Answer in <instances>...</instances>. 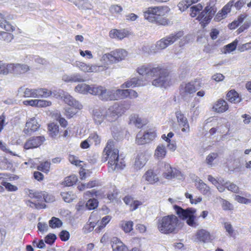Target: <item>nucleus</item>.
Instances as JSON below:
<instances>
[{
    "label": "nucleus",
    "mask_w": 251,
    "mask_h": 251,
    "mask_svg": "<svg viewBox=\"0 0 251 251\" xmlns=\"http://www.w3.org/2000/svg\"><path fill=\"white\" fill-rule=\"evenodd\" d=\"M196 237L198 240L204 243L208 242L211 240L210 233L203 229L198 230L196 234Z\"/></svg>",
    "instance_id": "obj_26"
},
{
    "label": "nucleus",
    "mask_w": 251,
    "mask_h": 251,
    "mask_svg": "<svg viewBox=\"0 0 251 251\" xmlns=\"http://www.w3.org/2000/svg\"><path fill=\"white\" fill-rule=\"evenodd\" d=\"M129 96L128 89H117L116 91H111L110 100H115L128 98Z\"/></svg>",
    "instance_id": "obj_20"
},
{
    "label": "nucleus",
    "mask_w": 251,
    "mask_h": 251,
    "mask_svg": "<svg viewBox=\"0 0 251 251\" xmlns=\"http://www.w3.org/2000/svg\"><path fill=\"white\" fill-rule=\"evenodd\" d=\"M111 217L107 215L103 217L100 222V225L95 229L97 232H100V230L104 228L106 225L110 221Z\"/></svg>",
    "instance_id": "obj_46"
},
{
    "label": "nucleus",
    "mask_w": 251,
    "mask_h": 251,
    "mask_svg": "<svg viewBox=\"0 0 251 251\" xmlns=\"http://www.w3.org/2000/svg\"><path fill=\"white\" fill-rule=\"evenodd\" d=\"M127 55V52L126 50L119 49L104 54L102 58L104 60H108L110 63L113 64L124 60Z\"/></svg>",
    "instance_id": "obj_8"
},
{
    "label": "nucleus",
    "mask_w": 251,
    "mask_h": 251,
    "mask_svg": "<svg viewBox=\"0 0 251 251\" xmlns=\"http://www.w3.org/2000/svg\"><path fill=\"white\" fill-rule=\"evenodd\" d=\"M202 8L203 6L200 3L192 6L190 8V16L193 18L196 17L202 10Z\"/></svg>",
    "instance_id": "obj_44"
},
{
    "label": "nucleus",
    "mask_w": 251,
    "mask_h": 251,
    "mask_svg": "<svg viewBox=\"0 0 251 251\" xmlns=\"http://www.w3.org/2000/svg\"><path fill=\"white\" fill-rule=\"evenodd\" d=\"M69 161L75 166H81L80 163L82 162L81 161L78 160L77 157L74 155L70 154L68 157Z\"/></svg>",
    "instance_id": "obj_60"
},
{
    "label": "nucleus",
    "mask_w": 251,
    "mask_h": 251,
    "mask_svg": "<svg viewBox=\"0 0 251 251\" xmlns=\"http://www.w3.org/2000/svg\"><path fill=\"white\" fill-rule=\"evenodd\" d=\"M170 11V8L167 6L150 7L144 12V17L151 23L166 26L169 24L170 20L165 16Z\"/></svg>",
    "instance_id": "obj_4"
},
{
    "label": "nucleus",
    "mask_w": 251,
    "mask_h": 251,
    "mask_svg": "<svg viewBox=\"0 0 251 251\" xmlns=\"http://www.w3.org/2000/svg\"><path fill=\"white\" fill-rule=\"evenodd\" d=\"M177 122L181 130L183 133H189L190 131V125L187 118L180 111L177 110L175 112Z\"/></svg>",
    "instance_id": "obj_12"
},
{
    "label": "nucleus",
    "mask_w": 251,
    "mask_h": 251,
    "mask_svg": "<svg viewBox=\"0 0 251 251\" xmlns=\"http://www.w3.org/2000/svg\"><path fill=\"white\" fill-rule=\"evenodd\" d=\"M50 163L49 161L42 162L37 167L38 171L48 174L50 170Z\"/></svg>",
    "instance_id": "obj_43"
},
{
    "label": "nucleus",
    "mask_w": 251,
    "mask_h": 251,
    "mask_svg": "<svg viewBox=\"0 0 251 251\" xmlns=\"http://www.w3.org/2000/svg\"><path fill=\"white\" fill-rule=\"evenodd\" d=\"M67 81L71 82H83L84 80L79 75L76 74L71 76Z\"/></svg>",
    "instance_id": "obj_63"
},
{
    "label": "nucleus",
    "mask_w": 251,
    "mask_h": 251,
    "mask_svg": "<svg viewBox=\"0 0 251 251\" xmlns=\"http://www.w3.org/2000/svg\"><path fill=\"white\" fill-rule=\"evenodd\" d=\"M173 208L178 217L174 214H170L159 217L157 220L156 226L161 233L170 234L176 233L179 225L178 218L186 220V224L190 226L196 227L199 226L195 215L196 209L188 207L184 209L176 204L173 205Z\"/></svg>",
    "instance_id": "obj_1"
},
{
    "label": "nucleus",
    "mask_w": 251,
    "mask_h": 251,
    "mask_svg": "<svg viewBox=\"0 0 251 251\" xmlns=\"http://www.w3.org/2000/svg\"><path fill=\"white\" fill-rule=\"evenodd\" d=\"M1 184L4 186L6 189L8 191H16L18 189V188L16 186L12 185L9 182L2 181L1 182Z\"/></svg>",
    "instance_id": "obj_59"
},
{
    "label": "nucleus",
    "mask_w": 251,
    "mask_h": 251,
    "mask_svg": "<svg viewBox=\"0 0 251 251\" xmlns=\"http://www.w3.org/2000/svg\"><path fill=\"white\" fill-rule=\"evenodd\" d=\"M51 94L52 92L46 88L36 89V98H48Z\"/></svg>",
    "instance_id": "obj_36"
},
{
    "label": "nucleus",
    "mask_w": 251,
    "mask_h": 251,
    "mask_svg": "<svg viewBox=\"0 0 251 251\" xmlns=\"http://www.w3.org/2000/svg\"><path fill=\"white\" fill-rule=\"evenodd\" d=\"M121 226L125 233H129L133 229V223L131 221H124Z\"/></svg>",
    "instance_id": "obj_42"
},
{
    "label": "nucleus",
    "mask_w": 251,
    "mask_h": 251,
    "mask_svg": "<svg viewBox=\"0 0 251 251\" xmlns=\"http://www.w3.org/2000/svg\"><path fill=\"white\" fill-rule=\"evenodd\" d=\"M226 100L232 103H239L242 100L241 96L234 89L229 90L226 95Z\"/></svg>",
    "instance_id": "obj_22"
},
{
    "label": "nucleus",
    "mask_w": 251,
    "mask_h": 251,
    "mask_svg": "<svg viewBox=\"0 0 251 251\" xmlns=\"http://www.w3.org/2000/svg\"><path fill=\"white\" fill-rule=\"evenodd\" d=\"M99 202L97 199H90L86 202V206L89 210L96 209L98 206Z\"/></svg>",
    "instance_id": "obj_48"
},
{
    "label": "nucleus",
    "mask_w": 251,
    "mask_h": 251,
    "mask_svg": "<svg viewBox=\"0 0 251 251\" xmlns=\"http://www.w3.org/2000/svg\"><path fill=\"white\" fill-rule=\"evenodd\" d=\"M201 87V83L196 79L183 83L179 87V93L182 97L192 96Z\"/></svg>",
    "instance_id": "obj_7"
},
{
    "label": "nucleus",
    "mask_w": 251,
    "mask_h": 251,
    "mask_svg": "<svg viewBox=\"0 0 251 251\" xmlns=\"http://www.w3.org/2000/svg\"><path fill=\"white\" fill-rule=\"evenodd\" d=\"M218 156L217 153L212 152L209 154L206 158L207 164L212 165L213 160Z\"/></svg>",
    "instance_id": "obj_62"
},
{
    "label": "nucleus",
    "mask_w": 251,
    "mask_h": 251,
    "mask_svg": "<svg viewBox=\"0 0 251 251\" xmlns=\"http://www.w3.org/2000/svg\"><path fill=\"white\" fill-rule=\"evenodd\" d=\"M14 39V35L8 32L0 31V42L8 44Z\"/></svg>",
    "instance_id": "obj_33"
},
{
    "label": "nucleus",
    "mask_w": 251,
    "mask_h": 251,
    "mask_svg": "<svg viewBox=\"0 0 251 251\" xmlns=\"http://www.w3.org/2000/svg\"><path fill=\"white\" fill-rule=\"evenodd\" d=\"M143 177L151 184H154L159 181L157 174L152 169L148 170L144 175Z\"/></svg>",
    "instance_id": "obj_23"
},
{
    "label": "nucleus",
    "mask_w": 251,
    "mask_h": 251,
    "mask_svg": "<svg viewBox=\"0 0 251 251\" xmlns=\"http://www.w3.org/2000/svg\"><path fill=\"white\" fill-rule=\"evenodd\" d=\"M45 139L42 136L33 137L27 140L24 145L25 150L36 148L41 145Z\"/></svg>",
    "instance_id": "obj_15"
},
{
    "label": "nucleus",
    "mask_w": 251,
    "mask_h": 251,
    "mask_svg": "<svg viewBox=\"0 0 251 251\" xmlns=\"http://www.w3.org/2000/svg\"><path fill=\"white\" fill-rule=\"evenodd\" d=\"M125 112V109L122 105L115 103L106 111V120L109 122H114Z\"/></svg>",
    "instance_id": "obj_9"
},
{
    "label": "nucleus",
    "mask_w": 251,
    "mask_h": 251,
    "mask_svg": "<svg viewBox=\"0 0 251 251\" xmlns=\"http://www.w3.org/2000/svg\"><path fill=\"white\" fill-rule=\"evenodd\" d=\"M235 0H231L226 4L216 15L214 20L216 22H219L225 18L226 15L230 12L231 8L232 6H233L234 2Z\"/></svg>",
    "instance_id": "obj_16"
},
{
    "label": "nucleus",
    "mask_w": 251,
    "mask_h": 251,
    "mask_svg": "<svg viewBox=\"0 0 251 251\" xmlns=\"http://www.w3.org/2000/svg\"><path fill=\"white\" fill-rule=\"evenodd\" d=\"M78 180L76 176L72 175L67 176L64 178V181L62 182V185L64 186H72L76 184Z\"/></svg>",
    "instance_id": "obj_34"
},
{
    "label": "nucleus",
    "mask_w": 251,
    "mask_h": 251,
    "mask_svg": "<svg viewBox=\"0 0 251 251\" xmlns=\"http://www.w3.org/2000/svg\"><path fill=\"white\" fill-rule=\"evenodd\" d=\"M77 66L82 71L84 72H96L98 71L100 66L96 65H90L83 62H79L77 64Z\"/></svg>",
    "instance_id": "obj_29"
},
{
    "label": "nucleus",
    "mask_w": 251,
    "mask_h": 251,
    "mask_svg": "<svg viewBox=\"0 0 251 251\" xmlns=\"http://www.w3.org/2000/svg\"><path fill=\"white\" fill-rule=\"evenodd\" d=\"M131 34V32L126 29H113L109 31V35L110 38L122 40L128 37Z\"/></svg>",
    "instance_id": "obj_17"
},
{
    "label": "nucleus",
    "mask_w": 251,
    "mask_h": 251,
    "mask_svg": "<svg viewBox=\"0 0 251 251\" xmlns=\"http://www.w3.org/2000/svg\"><path fill=\"white\" fill-rule=\"evenodd\" d=\"M60 239L62 241H67L70 238V233L67 230H62L59 234Z\"/></svg>",
    "instance_id": "obj_61"
},
{
    "label": "nucleus",
    "mask_w": 251,
    "mask_h": 251,
    "mask_svg": "<svg viewBox=\"0 0 251 251\" xmlns=\"http://www.w3.org/2000/svg\"><path fill=\"white\" fill-rule=\"evenodd\" d=\"M49 134L52 138L55 137L59 133V126L54 123H50L48 126Z\"/></svg>",
    "instance_id": "obj_35"
},
{
    "label": "nucleus",
    "mask_w": 251,
    "mask_h": 251,
    "mask_svg": "<svg viewBox=\"0 0 251 251\" xmlns=\"http://www.w3.org/2000/svg\"><path fill=\"white\" fill-rule=\"evenodd\" d=\"M49 224L51 228H56L61 227L63 223L58 218L52 217L49 221Z\"/></svg>",
    "instance_id": "obj_40"
},
{
    "label": "nucleus",
    "mask_w": 251,
    "mask_h": 251,
    "mask_svg": "<svg viewBox=\"0 0 251 251\" xmlns=\"http://www.w3.org/2000/svg\"><path fill=\"white\" fill-rule=\"evenodd\" d=\"M88 93L93 95L98 96L102 100H110L111 91H107L105 87L101 86L90 85Z\"/></svg>",
    "instance_id": "obj_10"
},
{
    "label": "nucleus",
    "mask_w": 251,
    "mask_h": 251,
    "mask_svg": "<svg viewBox=\"0 0 251 251\" xmlns=\"http://www.w3.org/2000/svg\"><path fill=\"white\" fill-rule=\"evenodd\" d=\"M51 105V102L50 101L36 99V107H46Z\"/></svg>",
    "instance_id": "obj_53"
},
{
    "label": "nucleus",
    "mask_w": 251,
    "mask_h": 251,
    "mask_svg": "<svg viewBox=\"0 0 251 251\" xmlns=\"http://www.w3.org/2000/svg\"><path fill=\"white\" fill-rule=\"evenodd\" d=\"M216 12V8L215 6L207 5L198 15L196 19L203 28L210 22Z\"/></svg>",
    "instance_id": "obj_6"
},
{
    "label": "nucleus",
    "mask_w": 251,
    "mask_h": 251,
    "mask_svg": "<svg viewBox=\"0 0 251 251\" xmlns=\"http://www.w3.org/2000/svg\"><path fill=\"white\" fill-rule=\"evenodd\" d=\"M137 72L147 79H153L152 84L156 87L166 88L171 84L170 70L164 65L144 64L137 68Z\"/></svg>",
    "instance_id": "obj_2"
},
{
    "label": "nucleus",
    "mask_w": 251,
    "mask_h": 251,
    "mask_svg": "<svg viewBox=\"0 0 251 251\" xmlns=\"http://www.w3.org/2000/svg\"><path fill=\"white\" fill-rule=\"evenodd\" d=\"M224 227L226 231L228 233L229 236L232 237L235 236L234 230L231 224L229 223L226 222L224 223Z\"/></svg>",
    "instance_id": "obj_57"
},
{
    "label": "nucleus",
    "mask_w": 251,
    "mask_h": 251,
    "mask_svg": "<svg viewBox=\"0 0 251 251\" xmlns=\"http://www.w3.org/2000/svg\"><path fill=\"white\" fill-rule=\"evenodd\" d=\"M11 72L16 75L25 74L30 71V67L25 64L11 63Z\"/></svg>",
    "instance_id": "obj_18"
},
{
    "label": "nucleus",
    "mask_w": 251,
    "mask_h": 251,
    "mask_svg": "<svg viewBox=\"0 0 251 251\" xmlns=\"http://www.w3.org/2000/svg\"><path fill=\"white\" fill-rule=\"evenodd\" d=\"M107 161L108 169L113 172L123 170L126 167L125 158L120 156L119 150L115 147V142L112 139L108 140L102 151L101 161Z\"/></svg>",
    "instance_id": "obj_3"
},
{
    "label": "nucleus",
    "mask_w": 251,
    "mask_h": 251,
    "mask_svg": "<svg viewBox=\"0 0 251 251\" xmlns=\"http://www.w3.org/2000/svg\"><path fill=\"white\" fill-rule=\"evenodd\" d=\"M190 5H191L189 0H183L179 2L178 4V7L181 11H185Z\"/></svg>",
    "instance_id": "obj_55"
},
{
    "label": "nucleus",
    "mask_w": 251,
    "mask_h": 251,
    "mask_svg": "<svg viewBox=\"0 0 251 251\" xmlns=\"http://www.w3.org/2000/svg\"><path fill=\"white\" fill-rule=\"evenodd\" d=\"M0 27L8 32H13L15 30V27L12 25L6 20L3 22V23H1L0 24Z\"/></svg>",
    "instance_id": "obj_47"
},
{
    "label": "nucleus",
    "mask_w": 251,
    "mask_h": 251,
    "mask_svg": "<svg viewBox=\"0 0 251 251\" xmlns=\"http://www.w3.org/2000/svg\"><path fill=\"white\" fill-rule=\"evenodd\" d=\"M228 108V104L222 99L218 100L212 107L213 110L219 113L225 112Z\"/></svg>",
    "instance_id": "obj_21"
},
{
    "label": "nucleus",
    "mask_w": 251,
    "mask_h": 251,
    "mask_svg": "<svg viewBox=\"0 0 251 251\" xmlns=\"http://www.w3.org/2000/svg\"><path fill=\"white\" fill-rule=\"evenodd\" d=\"M89 88H90V85L86 84H78L75 87V90L81 93H88Z\"/></svg>",
    "instance_id": "obj_49"
},
{
    "label": "nucleus",
    "mask_w": 251,
    "mask_h": 251,
    "mask_svg": "<svg viewBox=\"0 0 251 251\" xmlns=\"http://www.w3.org/2000/svg\"><path fill=\"white\" fill-rule=\"evenodd\" d=\"M167 149L163 144L158 145L154 151V157L157 160H161L165 158L167 154Z\"/></svg>",
    "instance_id": "obj_25"
},
{
    "label": "nucleus",
    "mask_w": 251,
    "mask_h": 251,
    "mask_svg": "<svg viewBox=\"0 0 251 251\" xmlns=\"http://www.w3.org/2000/svg\"><path fill=\"white\" fill-rule=\"evenodd\" d=\"M40 125L35 118H30L26 123L25 127L28 131H35L39 128Z\"/></svg>",
    "instance_id": "obj_32"
},
{
    "label": "nucleus",
    "mask_w": 251,
    "mask_h": 251,
    "mask_svg": "<svg viewBox=\"0 0 251 251\" xmlns=\"http://www.w3.org/2000/svg\"><path fill=\"white\" fill-rule=\"evenodd\" d=\"M221 205L222 208L225 211H231L233 210V206L228 201L222 199H221Z\"/></svg>",
    "instance_id": "obj_51"
},
{
    "label": "nucleus",
    "mask_w": 251,
    "mask_h": 251,
    "mask_svg": "<svg viewBox=\"0 0 251 251\" xmlns=\"http://www.w3.org/2000/svg\"><path fill=\"white\" fill-rule=\"evenodd\" d=\"M56 239V236L54 234L50 233L45 237V242L48 244L52 245L54 243Z\"/></svg>",
    "instance_id": "obj_56"
},
{
    "label": "nucleus",
    "mask_w": 251,
    "mask_h": 251,
    "mask_svg": "<svg viewBox=\"0 0 251 251\" xmlns=\"http://www.w3.org/2000/svg\"><path fill=\"white\" fill-rule=\"evenodd\" d=\"M146 121L142 119L138 115L134 114L131 116L129 123L133 124L138 128H141L146 124Z\"/></svg>",
    "instance_id": "obj_31"
},
{
    "label": "nucleus",
    "mask_w": 251,
    "mask_h": 251,
    "mask_svg": "<svg viewBox=\"0 0 251 251\" xmlns=\"http://www.w3.org/2000/svg\"><path fill=\"white\" fill-rule=\"evenodd\" d=\"M238 43V40L237 39H235L231 43L225 46L224 47V52L225 53H229L235 50L236 49Z\"/></svg>",
    "instance_id": "obj_45"
},
{
    "label": "nucleus",
    "mask_w": 251,
    "mask_h": 251,
    "mask_svg": "<svg viewBox=\"0 0 251 251\" xmlns=\"http://www.w3.org/2000/svg\"><path fill=\"white\" fill-rule=\"evenodd\" d=\"M198 188L201 192L204 195L208 194L210 193L209 187L203 182H199Z\"/></svg>",
    "instance_id": "obj_50"
},
{
    "label": "nucleus",
    "mask_w": 251,
    "mask_h": 251,
    "mask_svg": "<svg viewBox=\"0 0 251 251\" xmlns=\"http://www.w3.org/2000/svg\"><path fill=\"white\" fill-rule=\"evenodd\" d=\"M32 245L39 249H44L46 247V245L42 239L39 240L37 238L34 239L32 242Z\"/></svg>",
    "instance_id": "obj_58"
},
{
    "label": "nucleus",
    "mask_w": 251,
    "mask_h": 251,
    "mask_svg": "<svg viewBox=\"0 0 251 251\" xmlns=\"http://www.w3.org/2000/svg\"><path fill=\"white\" fill-rule=\"evenodd\" d=\"M122 11V6L118 4L112 5L109 8V11L112 14H120Z\"/></svg>",
    "instance_id": "obj_52"
},
{
    "label": "nucleus",
    "mask_w": 251,
    "mask_h": 251,
    "mask_svg": "<svg viewBox=\"0 0 251 251\" xmlns=\"http://www.w3.org/2000/svg\"><path fill=\"white\" fill-rule=\"evenodd\" d=\"M93 117L95 123L100 125L105 119H106V112L103 110H96L93 111Z\"/></svg>",
    "instance_id": "obj_28"
},
{
    "label": "nucleus",
    "mask_w": 251,
    "mask_h": 251,
    "mask_svg": "<svg viewBox=\"0 0 251 251\" xmlns=\"http://www.w3.org/2000/svg\"><path fill=\"white\" fill-rule=\"evenodd\" d=\"M100 196V193L99 190L93 189L91 191H87L84 194V197L85 198H90L95 196L99 197Z\"/></svg>",
    "instance_id": "obj_54"
},
{
    "label": "nucleus",
    "mask_w": 251,
    "mask_h": 251,
    "mask_svg": "<svg viewBox=\"0 0 251 251\" xmlns=\"http://www.w3.org/2000/svg\"><path fill=\"white\" fill-rule=\"evenodd\" d=\"M178 33L170 35L166 38H164L157 42L156 48L158 50H161L165 49L170 45L172 44L179 38L177 35Z\"/></svg>",
    "instance_id": "obj_14"
},
{
    "label": "nucleus",
    "mask_w": 251,
    "mask_h": 251,
    "mask_svg": "<svg viewBox=\"0 0 251 251\" xmlns=\"http://www.w3.org/2000/svg\"><path fill=\"white\" fill-rule=\"evenodd\" d=\"M87 138L88 141H89L90 143L92 145L94 144L95 146H98L100 145L101 142V138L97 132L91 133Z\"/></svg>",
    "instance_id": "obj_38"
},
{
    "label": "nucleus",
    "mask_w": 251,
    "mask_h": 251,
    "mask_svg": "<svg viewBox=\"0 0 251 251\" xmlns=\"http://www.w3.org/2000/svg\"><path fill=\"white\" fill-rule=\"evenodd\" d=\"M19 92L24 98H36V89L21 87L19 89Z\"/></svg>",
    "instance_id": "obj_30"
},
{
    "label": "nucleus",
    "mask_w": 251,
    "mask_h": 251,
    "mask_svg": "<svg viewBox=\"0 0 251 251\" xmlns=\"http://www.w3.org/2000/svg\"><path fill=\"white\" fill-rule=\"evenodd\" d=\"M148 160L147 155L144 153H141L137 155L134 163V166L137 169H140L146 164Z\"/></svg>",
    "instance_id": "obj_27"
},
{
    "label": "nucleus",
    "mask_w": 251,
    "mask_h": 251,
    "mask_svg": "<svg viewBox=\"0 0 251 251\" xmlns=\"http://www.w3.org/2000/svg\"><path fill=\"white\" fill-rule=\"evenodd\" d=\"M113 251H128L127 247L121 241L116 239V242L112 245Z\"/></svg>",
    "instance_id": "obj_37"
},
{
    "label": "nucleus",
    "mask_w": 251,
    "mask_h": 251,
    "mask_svg": "<svg viewBox=\"0 0 251 251\" xmlns=\"http://www.w3.org/2000/svg\"><path fill=\"white\" fill-rule=\"evenodd\" d=\"M11 63L5 64L0 61V74L3 75H7L11 74Z\"/></svg>",
    "instance_id": "obj_41"
},
{
    "label": "nucleus",
    "mask_w": 251,
    "mask_h": 251,
    "mask_svg": "<svg viewBox=\"0 0 251 251\" xmlns=\"http://www.w3.org/2000/svg\"><path fill=\"white\" fill-rule=\"evenodd\" d=\"M63 101L70 106L76 107L77 109H82V105L75 100L71 95L66 94L61 96Z\"/></svg>",
    "instance_id": "obj_24"
},
{
    "label": "nucleus",
    "mask_w": 251,
    "mask_h": 251,
    "mask_svg": "<svg viewBox=\"0 0 251 251\" xmlns=\"http://www.w3.org/2000/svg\"><path fill=\"white\" fill-rule=\"evenodd\" d=\"M250 49H251V42L242 44L238 47V50L241 52H244Z\"/></svg>",
    "instance_id": "obj_64"
},
{
    "label": "nucleus",
    "mask_w": 251,
    "mask_h": 251,
    "mask_svg": "<svg viewBox=\"0 0 251 251\" xmlns=\"http://www.w3.org/2000/svg\"><path fill=\"white\" fill-rule=\"evenodd\" d=\"M181 172L178 170L176 168L172 167L169 163H164L162 174L163 177L167 179H172L181 176Z\"/></svg>",
    "instance_id": "obj_13"
},
{
    "label": "nucleus",
    "mask_w": 251,
    "mask_h": 251,
    "mask_svg": "<svg viewBox=\"0 0 251 251\" xmlns=\"http://www.w3.org/2000/svg\"><path fill=\"white\" fill-rule=\"evenodd\" d=\"M81 109H77L76 107H73L70 106V107H67L64 108V115L68 118L71 119L73 118Z\"/></svg>",
    "instance_id": "obj_39"
},
{
    "label": "nucleus",
    "mask_w": 251,
    "mask_h": 251,
    "mask_svg": "<svg viewBox=\"0 0 251 251\" xmlns=\"http://www.w3.org/2000/svg\"><path fill=\"white\" fill-rule=\"evenodd\" d=\"M156 137V133L153 129H150L142 134L139 132L136 137V143L138 145H144L153 140Z\"/></svg>",
    "instance_id": "obj_11"
},
{
    "label": "nucleus",
    "mask_w": 251,
    "mask_h": 251,
    "mask_svg": "<svg viewBox=\"0 0 251 251\" xmlns=\"http://www.w3.org/2000/svg\"><path fill=\"white\" fill-rule=\"evenodd\" d=\"M146 84L145 80H141L137 77H133L121 85V87L123 88H134Z\"/></svg>",
    "instance_id": "obj_19"
},
{
    "label": "nucleus",
    "mask_w": 251,
    "mask_h": 251,
    "mask_svg": "<svg viewBox=\"0 0 251 251\" xmlns=\"http://www.w3.org/2000/svg\"><path fill=\"white\" fill-rule=\"evenodd\" d=\"M28 197L35 200L36 202H29L33 204L37 209H43L46 208V202H50L53 201V198L45 191H38L33 190H29L28 191Z\"/></svg>",
    "instance_id": "obj_5"
}]
</instances>
